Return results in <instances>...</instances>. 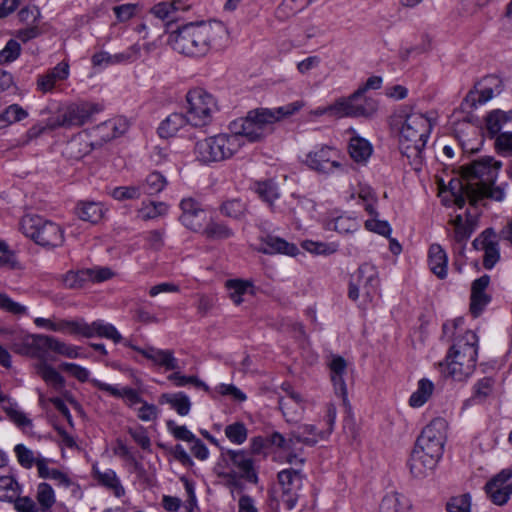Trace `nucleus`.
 <instances>
[{
  "label": "nucleus",
  "instance_id": "nucleus-60",
  "mask_svg": "<svg viewBox=\"0 0 512 512\" xmlns=\"http://www.w3.org/2000/svg\"><path fill=\"white\" fill-rule=\"evenodd\" d=\"M168 431L177 439L191 443L196 436L185 426L177 425L173 420L166 422Z\"/></svg>",
  "mask_w": 512,
  "mask_h": 512
},
{
  "label": "nucleus",
  "instance_id": "nucleus-15",
  "mask_svg": "<svg viewBox=\"0 0 512 512\" xmlns=\"http://www.w3.org/2000/svg\"><path fill=\"white\" fill-rule=\"evenodd\" d=\"M221 460L228 466L237 469L239 477L250 483L258 482L257 472L254 468V461L247 450H232L220 448Z\"/></svg>",
  "mask_w": 512,
  "mask_h": 512
},
{
  "label": "nucleus",
  "instance_id": "nucleus-30",
  "mask_svg": "<svg viewBox=\"0 0 512 512\" xmlns=\"http://www.w3.org/2000/svg\"><path fill=\"white\" fill-rule=\"evenodd\" d=\"M87 329L84 335L86 338L97 336L112 340L114 343H120L122 341V335L118 332L116 327L102 320L94 321L91 324L87 323Z\"/></svg>",
  "mask_w": 512,
  "mask_h": 512
},
{
  "label": "nucleus",
  "instance_id": "nucleus-51",
  "mask_svg": "<svg viewBox=\"0 0 512 512\" xmlns=\"http://www.w3.org/2000/svg\"><path fill=\"white\" fill-rule=\"evenodd\" d=\"M37 501L42 511L50 509L55 503V494L50 484L42 482L37 487Z\"/></svg>",
  "mask_w": 512,
  "mask_h": 512
},
{
  "label": "nucleus",
  "instance_id": "nucleus-56",
  "mask_svg": "<svg viewBox=\"0 0 512 512\" xmlns=\"http://www.w3.org/2000/svg\"><path fill=\"white\" fill-rule=\"evenodd\" d=\"M167 378L169 381H172L174 385L177 387H183L188 384H192L197 388L204 389L205 391L209 390V387L196 376H185L180 374V372H174L170 374Z\"/></svg>",
  "mask_w": 512,
  "mask_h": 512
},
{
  "label": "nucleus",
  "instance_id": "nucleus-49",
  "mask_svg": "<svg viewBox=\"0 0 512 512\" xmlns=\"http://www.w3.org/2000/svg\"><path fill=\"white\" fill-rule=\"evenodd\" d=\"M27 117L28 112L23 107L19 104H11L0 114V124L11 125ZM2 126L3 125H0V127Z\"/></svg>",
  "mask_w": 512,
  "mask_h": 512
},
{
  "label": "nucleus",
  "instance_id": "nucleus-7",
  "mask_svg": "<svg viewBox=\"0 0 512 512\" xmlns=\"http://www.w3.org/2000/svg\"><path fill=\"white\" fill-rule=\"evenodd\" d=\"M241 147L239 136L220 133L197 141L194 154L202 164H212L232 158Z\"/></svg>",
  "mask_w": 512,
  "mask_h": 512
},
{
  "label": "nucleus",
  "instance_id": "nucleus-48",
  "mask_svg": "<svg viewBox=\"0 0 512 512\" xmlns=\"http://www.w3.org/2000/svg\"><path fill=\"white\" fill-rule=\"evenodd\" d=\"M255 191L259 197L268 203V205L273 209L275 200L279 198V192L276 183H274L272 180L258 182L256 184Z\"/></svg>",
  "mask_w": 512,
  "mask_h": 512
},
{
  "label": "nucleus",
  "instance_id": "nucleus-58",
  "mask_svg": "<svg viewBox=\"0 0 512 512\" xmlns=\"http://www.w3.org/2000/svg\"><path fill=\"white\" fill-rule=\"evenodd\" d=\"M21 52L20 44L14 40L10 39L5 47L0 51V64L11 63L16 60Z\"/></svg>",
  "mask_w": 512,
  "mask_h": 512
},
{
  "label": "nucleus",
  "instance_id": "nucleus-21",
  "mask_svg": "<svg viewBox=\"0 0 512 512\" xmlns=\"http://www.w3.org/2000/svg\"><path fill=\"white\" fill-rule=\"evenodd\" d=\"M509 477L510 474L503 471L486 484V493L494 504L503 505L508 501L512 491L505 483Z\"/></svg>",
  "mask_w": 512,
  "mask_h": 512
},
{
  "label": "nucleus",
  "instance_id": "nucleus-12",
  "mask_svg": "<svg viewBox=\"0 0 512 512\" xmlns=\"http://www.w3.org/2000/svg\"><path fill=\"white\" fill-rule=\"evenodd\" d=\"M503 90L502 79L496 75H487L483 77L470 90L464 98L461 106L463 110L474 109L477 105H482L499 95Z\"/></svg>",
  "mask_w": 512,
  "mask_h": 512
},
{
  "label": "nucleus",
  "instance_id": "nucleus-63",
  "mask_svg": "<svg viewBox=\"0 0 512 512\" xmlns=\"http://www.w3.org/2000/svg\"><path fill=\"white\" fill-rule=\"evenodd\" d=\"M497 152L504 156H512V132L498 134L495 140Z\"/></svg>",
  "mask_w": 512,
  "mask_h": 512
},
{
  "label": "nucleus",
  "instance_id": "nucleus-33",
  "mask_svg": "<svg viewBox=\"0 0 512 512\" xmlns=\"http://www.w3.org/2000/svg\"><path fill=\"white\" fill-rule=\"evenodd\" d=\"M263 252L265 254L279 253L288 256H296L299 253V249L295 244L289 243L282 238L267 236L264 241Z\"/></svg>",
  "mask_w": 512,
  "mask_h": 512
},
{
  "label": "nucleus",
  "instance_id": "nucleus-10",
  "mask_svg": "<svg viewBox=\"0 0 512 512\" xmlns=\"http://www.w3.org/2000/svg\"><path fill=\"white\" fill-rule=\"evenodd\" d=\"M379 289V277L376 267L370 263L362 264L351 276L348 297L356 301L360 292L365 301H372Z\"/></svg>",
  "mask_w": 512,
  "mask_h": 512
},
{
  "label": "nucleus",
  "instance_id": "nucleus-38",
  "mask_svg": "<svg viewBox=\"0 0 512 512\" xmlns=\"http://www.w3.org/2000/svg\"><path fill=\"white\" fill-rule=\"evenodd\" d=\"M486 127L490 134L496 135L498 134L503 125L507 122L512 121V110L510 111H502V110H493L486 116Z\"/></svg>",
  "mask_w": 512,
  "mask_h": 512
},
{
  "label": "nucleus",
  "instance_id": "nucleus-53",
  "mask_svg": "<svg viewBox=\"0 0 512 512\" xmlns=\"http://www.w3.org/2000/svg\"><path fill=\"white\" fill-rule=\"evenodd\" d=\"M356 117L370 118L378 110V101L371 97H364L362 103L354 102Z\"/></svg>",
  "mask_w": 512,
  "mask_h": 512
},
{
  "label": "nucleus",
  "instance_id": "nucleus-8",
  "mask_svg": "<svg viewBox=\"0 0 512 512\" xmlns=\"http://www.w3.org/2000/svg\"><path fill=\"white\" fill-rule=\"evenodd\" d=\"M20 230L26 237L45 248H55L64 242L63 229L39 215L23 216L20 221Z\"/></svg>",
  "mask_w": 512,
  "mask_h": 512
},
{
  "label": "nucleus",
  "instance_id": "nucleus-17",
  "mask_svg": "<svg viewBox=\"0 0 512 512\" xmlns=\"http://www.w3.org/2000/svg\"><path fill=\"white\" fill-rule=\"evenodd\" d=\"M182 214L179 217L180 222L189 230L201 233L208 221L206 211L193 198H185L180 202Z\"/></svg>",
  "mask_w": 512,
  "mask_h": 512
},
{
  "label": "nucleus",
  "instance_id": "nucleus-4",
  "mask_svg": "<svg viewBox=\"0 0 512 512\" xmlns=\"http://www.w3.org/2000/svg\"><path fill=\"white\" fill-rule=\"evenodd\" d=\"M395 124H401L399 131V149L415 170H420L423 150L432 130L430 119L425 115L412 112L406 108L399 109L393 116Z\"/></svg>",
  "mask_w": 512,
  "mask_h": 512
},
{
  "label": "nucleus",
  "instance_id": "nucleus-2",
  "mask_svg": "<svg viewBox=\"0 0 512 512\" xmlns=\"http://www.w3.org/2000/svg\"><path fill=\"white\" fill-rule=\"evenodd\" d=\"M228 38V30L220 21L190 22L169 34L173 50L189 57H202L220 48Z\"/></svg>",
  "mask_w": 512,
  "mask_h": 512
},
{
  "label": "nucleus",
  "instance_id": "nucleus-50",
  "mask_svg": "<svg viewBox=\"0 0 512 512\" xmlns=\"http://www.w3.org/2000/svg\"><path fill=\"white\" fill-rule=\"evenodd\" d=\"M224 433L228 440L236 445L243 444L248 437V430L243 422H234L227 425Z\"/></svg>",
  "mask_w": 512,
  "mask_h": 512
},
{
  "label": "nucleus",
  "instance_id": "nucleus-43",
  "mask_svg": "<svg viewBox=\"0 0 512 512\" xmlns=\"http://www.w3.org/2000/svg\"><path fill=\"white\" fill-rule=\"evenodd\" d=\"M38 375L49 385L54 388H62L65 384L61 374L47 362L42 361L36 366Z\"/></svg>",
  "mask_w": 512,
  "mask_h": 512
},
{
  "label": "nucleus",
  "instance_id": "nucleus-9",
  "mask_svg": "<svg viewBox=\"0 0 512 512\" xmlns=\"http://www.w3.org/2000/svg\"><path fill=\"white\" fill-rule=\"evenodd\" d=\"M189 125L195 128L206 127L211 124L213 115L218 111L215 97L203 88H193L186 95Z\"/></svg>",
  "mask_w": 512,
  "mask_h": 512
},
{
  "label": "nucleus",
  "instance_id": "nucleus-44",
  "mask_svg": "<svg viewBox=\"0 0 512 512\" xmlns=\"http://www.w3.org/2000/svg\"><path fill=\"white\" fill-rule=\"evenodd\" d=\"M139 185L142 188V194L156 195L166 187L167 180L160 172L154 171Z\"/></svg>",
  "mask_w": 512,
  "mask_h": 512
},
{
  "label": "nucleus",
  "instance_id": "nucleus-32",
  "mask_svg": "<svg viewBox=\"0 0 512 512\" xmlns=\"http://www.w3.org/2000/svg\"><path fill=\"white\" fill-rule=\"evenodd\" d=\"M160 404H169L180 416H186L191 409L189 397L183 392L163 393L159 397Z\"/></svg>",
  "mask_w": 512,
  "mask_h": 512
},
{
  "label": "nucleus",
  "instance_id": "nucleus-5",
  "mask_svg": "<svg viewBox=\"0 0 512 512\" xmlns=\"http://www.w3.org/2000/svg\"><path fill=\"white\" fill-rule=\"evenodd\" d=\"M447 422L438 417L426 425L418 436L409 466L412 475L422 478L432 471L441 459L446 442Z\"/></svg>",
  "mask_w": 512,
  "mask_h": 512
},
{
  "label": "nucleus",
  "instance_id": "nucleus-57",
  "mask_svg": "<svg viewBox=\"0 0 512 512\" xmlns=\"http://www.w3.org/2000/svg\"><path fill=\"white\" fill-rule=\"evenodd\" d=\"M470 509L471 497L469 494L452 497L446 503V510L448 512H470Z\"/></svg>",
  "mask_w": 512,
  "mask_h": 512
},
{
  "label": "nucleus",
  "instance_id": "nucleus-62",
  "mask_svg": "<svg viewBox=\"0 0 512 512\" xmlns=\"http://www.w3.org/2000/svg\"><path fill=\"white\" fill-rule=\"evenodd\" d=\"M0 309L13 315H24L27 313V308L24 305L13 301L5 293H0Z\"/></svg>",
  "mask_w": 512,
  "mask_h": 512
},
{
  "label": "nucleus",
  "instance_id": "nucleus-22",
  "mask_svg": "<svg viewBox=\"0 0 512 512\" xmlns=\"http://www.w3.org/2000/svg\"><path fill=\"white\" fill-rule=\"evenodd\" d=\"M348 132L353 134L348 144L350 157L357 164L365 165L373 153L372 144L367 139L357 135L354 129L351 128Z\"/></svg>",
  "mask_w": 512,
  "mask_h": 512
},
{
  "label": "nucleus",
  "instance_id": "nucleus-31",
  "mask_svg": "<svg viewBox=\"0 0 512 512\" xmlns=\"http://www.w3.org/2000/svg\"><path fill=\"white\" fill-rule=\"evenodd\" d=\"M296 443L314 446L319 440L327 438L324 431H317L314 425L304 424L291 432Z\"/></svg>",
  "mask_w": 512,
  "mask_h": 512
},
{
  "label": "nucleus",
  "instance_id": "nucleus-26",
  "mask_svg": "<svg viewBox=\"0 0 512 512\" xmlns=\"http://www.w3.org/2000/svg\"><path fill=\"white\" fill-rule=\"evenodd\" d=\"M92 474L94 479H96L101 486L112 491L116 497L120 498L125 495V489L114 470L107 469L100 471L96 465H93Z\"/></svg>",
  "mask_w": 512,
  "mask_h": 512
},
{
  "label": "nucleus",
  "instance_id": "nucleus-55",
  "mask_svg": "<svg viewBox=\"0 0 512 512\" xmlns=\"http://www.w3.org/2000/svg\"><path fill=\"white\" fill-rule=\"evenodd\" d=\"M302 247L306 251L316 255H331L337 251V246L334 244L316 242L312 240L303 241Z\"/></svg>",
  "mask_w": 512,
  "mask_h": 512
},
{
  "label": "nucleus",
  "instance_id": "nucleus-27",
  "mask_svg": "<svg viewBox=\"0 0 512 512\" xmlns=\"http://www.w3.org/2000/svg\"><path fill=\"white\" fill-rule=\"evenodd\" d=\"M448 257L439 244H432L428 251V265L431 272L439 279L447 276Z\"/></svg>",
  "mask_w": 512,
  "mask_h": 512
},
{
  "label": "nucleus",
  "instance_id": "nucleus-24",
  "mask_svg": "<svg viewBox=\"0 0 512 512\" xmlns=\"http://www.w3.org/2000/svg\"><path fill=\"white\" fill-rule=\"evenodd\" d=\"M90 383L105 392H108L110 395L116 398H123L126 401V404L129 407H133L136 404H142L145 400L140 396L139 392L131 387H123L121 389L111 385L104 383L97 379H91Z\"/></svg>",
  "mask_w": 512,
  "mask_h": 512
},
{
  "label": "nucleus",
  "instance_id": "nucleus-36",
  "mask_svg": "<svg viewBox=\"0 0 512 512\" xmlns=\"http://www.w3.org/2000/svg\"><path fill=\"white\" fill-rule=\"evenodd\" d=\"M327 230L336 231L339 234H350L360 228L359 221L347 215H341L326 222Z\"/></svg>",
  "mask_w": 512,
  "mask_h": 512
},
{
  "label": "nucleus",
  "instance_id": "nucleus-47",
  "mask_svg": "<svg viewBox=\"0 0 512 512\" xmlns=\"http://www.w3.org/2000/svg\"><path fill=\"white\" fill-rule=\"evenodd\" d=\"M252 287L253 285L249 281L240 279H230L226 281L229 297L235 305H240L243 302L242 296Z\"/></svg>",
  "mask_w": 512,
  "mask_h": 512
},
{
  "label": "nucleus",
  "instance_id": "nucleus-29",
  "mask_svg": "<svg viewBox=\"0 0 512 512\" xmlns=\"http://www.w3.org/2000/svg\"><path fill=\"white\" fill-rule=\"evenodd\" d=\"M201 234L209 241H224L232 238L234 231L226 223L210 218L201 231Z\"/></svg>",
  "mask_w": 512,
  "mask_h": 512
},
{
  "label": "nucleus",
  "instance_id": "nucleus-34",
  "mask_svg": "<svg viewBox=\"0 0 512 512\" xmlns=\"http://www.w3.org/2000/svg\"><path fill=\"white\" fill-rule=\"evenodd\" d=\"M93 147V142H88L81 136H78L73 137L69 142H67L63 153L70 159L80 160L87 155Z\"/></svg>",
  "mask_w": 512,
  "mask_h": 512
},
{
  "label": "nucleus",
  "instance_id": "nucleus-59",
  "mask_svg": "<svg viewBox=\"0 0 512 512\" xmlns=\"http://www.w3.org/2000/svg\"><path fill=\"white\" fill-rule=\"evenodd\" d=\"M87 330V322L84 320H59V332L81 335L84 337L85 331Z\"/></svg>",
  "mask_w": 512,
  "mask_h": 512
},
{
  "label": "nucleus",
  "instance_id": "nucleus-6",
  "mask_svg": "<svg viewBox=\"0 0 512 512\" xmlns=\"http://www.w3.org/2000/svg\"><path fill=\"white\" fill-rule=\"evenodd\" d=\"M303 107L301 101H295L278 108H258L248 112L245 118L232 123V135H237L244 145L262 140L272 130V125L281 119L291 116Z\"/></svg>",
  "mask_w": 512,
  "mask_h": 512
},
{
  "label": "nucleus",
  "instance_id": "nucleus-23",
  "mask_svg": "<svg viewBox=\"0 0 512 512\" xmlns=\"http://www.w3.org/2000/svg\"><path fill=\"white\" fill-rule=\"evenodd\" d=\"M69 64L61 61L46 74L40 75L37 79V88L43 93L51 92L56 82L66 80L69 77Z\"/></svg>",
  "mask_w": 512,
  "mask_h": 512
},
{
  "label": "nucleus",
  "instance_id": "nucleus-11",
  "mask_svg": "<svg viewBox=\"0 0 512 512\" xmlns=\"http://www.w3.org/2000/svg\"><path fill=\"white\" fill-rule=\"evenodd\" d=\"M101 111L98 104L81 102L69 105L56 119H50L49 128L81 126L90 121L91 117Z\"/></svg>",
  "mask_w": 512,
  "mask_h": 512
},
{
  "label": "nucleus",
  "instance_id": "nucleus-40",
  "mask_svg": "<svg viewBox=\"0 0 512 512\" xmlns=\"http://www.w3.org/2000/svg\"><path fill=\"white\" fill-rule=\"evenodd\" d=\"M359 97H353V93L347 98H339L329 106L330 115L336 117H356L354 102Z\"/></svg>",
  "mask_w": 512,
  "mask_h": 512
},
{
  "label": "nucleus",
  "instance_id": "nucleus-3",
  "mask_svg": "<svg viewBox=\"0 0 512 512\" xmlns=\"http://www.w3.org/2000/svg\"><path fill=\"white\" fill-rule=\"evenodd\" d=\"M464 323L462 318L454 319L443 324V335L453 338V344L446 356L447 373L454 380L463 381L475 370L478 355V337L467 330L462 335L455 336L459 327Z\"/></svg>",
  "mask_w": 512,
  "mask_h": 512
},
{
  "label": "nucleus",
  "instance_id": "nucleus-45",
  "mask_svg": "<svg viewBox=\"0 0 512 512\" xmlns=\"http://www.w3.org/2000/svg\"><path fill=\"white\" fill-rule=\"evenodd\" d=\"M20 494V486L12 476L0 477V501L12 502Z\"/></svg>",
  "mask_w": 512,
  "mask_h": 512
},
{
  "label": "nucleus",
  "instance_id": "nucleus-37",
  "mask_svg": "<svg viewBox=\"0 0 512 512\" xmlns=\"http://www.w3.org/2000/svg\"><path fill=\"white\" fill-rule=\"evenodd\" d=\"M433 391L434 384L430 380L426 378L419 380L416 391L409 398V405L413 408L423 406L429 400Z\"/></svg>",
  "mask_w": 512,
  "mask_h": 512
},
{
  "label": "nucleus",
  "instance_id": "nucleus-19",
  "mask_svg": "<svg viewBox=\"0 0 512 512\" xmlns=\"http://www.w3.org/2000/svg\"><path fill=\"white\" fill-rule=\"evenodd\" d=\"M472 245L476 250L484 251L483 266L486 269H492L500 258L496 234L493 229L484 230L473 240Z\"/></svg>",
  "mask_w": 512,
  "mask_h": 512
},
{
  "label": "nucleus",
  "instance_id": "nucleus-54",
  "mask_svg": "<svg viewBox=\"0 0 512 512\" xmlns=\"http://www.w3.org/2000/svg\"><path fill=\"white\" fill-rule=\"evenodd\" d=\"M142 195V188H140L139 184L116 187L112 191L113 198L119 201L138 199Z\"/></svg>",
  "mask_w": 512,
  "mask_h": 512
},
{
  "label": "nucleus",
  "instance_id": "nucleus-14",
  "mask_svg": "<svg viewBox=\"0 0 512 512\" xmlns=\"http://www.w3.org/2000/svg\"><path fill=\"white\" fill-rule=\"evenodd\" d=\"M277 480L281 491L280 500L288 510L293 509L303 487L304 475L298 469H283L278 472Z\"/></svg>",
  "mask_w": 512,
  "mask_h": 512
},
{
  "label": "nucleus",
  "instance_id": "nucleus-18",
  "mask_svg": "<svg viewBox=\"0 0 512 512\" xmlns=\"http://www.w3.org/2000/svg\"><path fill=\"white\" fill-rule=\"evenodd\" d=\"M141 50V45L135 43L120 53L110 54L106 51L95 53L92 56L91 61L93 66L130 64L137 61L141 57Z\"/></svg>",
  "mask_w": 512,
  "mask_h": 512
},
{
  "label": "nucleus",
  "instance_id": "nucleus-41",
  "mask_svg": "<svg viewBox=\"0 0 512 512\" xmlns=\"http://www.w3.org/2000/svg\"><path fill=\"white\" fill-rule=\"evenodd\" d=\"M91 273L87 269L70 270L62 276V283L67 289H80L89 283Z\"/></svg>",
  "mask_w": 512,
  "mask_h": 512
},
{
  "label": "nucleus",
  "instance_id": "nucleus-61",
  "mask_svg": "<svg viewBox=\"0 0 512 512\" xmlns=\"http://www.w3.org/2000/svg\"><path fill=\"white\" fill-rule=\"evenodd\" d=\"M128 434L144 451L151 452V440L143 426L128 428Z\"/></svg>",
  "mask_w": 512,
  "mask_h": 512
},
{
  "label": "nucleus",
  "instance_id": "nucleus-20",
  "mask_svg": "<svg viewBox=\"0 0 512 512\" xmlns=\"http://www.w3.org/2000/svg\"><path fill=\"white\" fill-rule=\"evenodd\" d=\"M127 346L140 353L146 359L152 361L155 365L165 368V370L174 371L179 369L178 360L175 358L172 350H162L154 347L143 349L130 344H127Z\"/></svg>",
  "mask_w": 512,
  "mask_h": 512
},
{
  "label": "nucleus",
  "instance_id": "nucleus-52",
  "mask_svg": "<svg viewBox=\"0 0 512 512\" xmlns=\"http://www.w3.org/2000/svg\"><path fill=\"white\" fill-rule=\"evenodd\" d=\"M491 301V297L486 292L471 291L470 312L476 318Z\"/></svg>",
  "mask_w": 512,
  "mask_h": 512
},
{
  "label": "nucleus",
  "instance_id": "nucleus-42",
  "mask_svg": "<svg viewBox=\"0 0 512 512\" xmlns=\"http://www.w3.org/2000/svg\"><path fill=\"white\" fill-rule=\"evenodd\" d=\"M222 215L236 220L242 219L247 212V204L240 198L224 201L219 208Z\"/></svg>",
  "mask_w": 512,
  "mask_h": 512
},
{
  "label": "nucleus",
  "instance_id": "nucleus-39",
  "mask_svg": "<svg viewBox=\"0 0 512 512\" xmlns=\"http://www.w3.org/2000/svg\"><path fill=\"white\" fill-rule=\"evenodd\" d=\"M168 211V205L164 202L150 201L142 203V206L137 210V218L142 221L156 219L164 216Z\"/></svg>",
  "mask_w": 512,
  "mask_h": 512
},
{
  "label": "nucleus",
  "instance_id": "nucleus-28",
  "mask_svg": "<svg viewBox=\"0 0 512 512\" xmlns=\"http://www.w3.org/2000/svg\"><path fill=\"white\" fill-rule=\"evenodd\" d=\"M187 125H189V121L186 114L172 113L160 123L158 134L161 138L168 139L176 136Z\"/></svg>",
  "mask_w": 512,
  "mask_h": 512
},
{
  "label": "nucleus",
  "instance_id": "nucleus-16",
  "mask_svg": "<svg viewBox=\"0 0 512 512\" xmlns=\"http://www.w3.org/2000/svg\"><path fill=\"white\" fill-rule=\"evenodd\" d=\"M27 344L38 351V356H40V353L53 351L59 355L71 359L80 357L78 352L79 348L77 346L67 344L55 337L48 335H31L27 338Z\"/></svg>",
  "mask_w": 512,
  "mask_h": 512
},
{
  "label": "nucleus",
  "instance_id": "nucleus-1",
  "mask_svg": "<svg viewBox=\"0 0 512 512\" xmlns=\"http://www.w3.org/2000/svg\"><path fill=\"white\" fill-rule=\"evenodd\" d=\"M501 166L502 163L491 156L481 157L461 166V175L465 183L457 181L453 185L451 181V199L442 198L443 204H454L458 208H463L467 199L472 206L484 198L502 201L505 196L504 189L494 185Z\"/></svg>",
  "mask_w": 512,
  "mask_h": 512
},
{
  "label": "nucleus",
  "instance_id": "nucleus-13",
  "mask_svg": "<svg viewBox=\"0 0 512 512\" xmlns=\"http://www.w3.org/2000/svg\"><path fill=\"white\" fill-rule=\"evenodd\" d=\"M340 158L336 148L322 145L306 155L305 164L318 173L329 174L335 170H344Z\"/></svg>",
  "mask_w": 512,
  "mask_h": 512
},
{
  "label": "nucleus",
  "instance_id": "nucleus-64",
  "mask_svg": "<svg viewBox=\"0 0 512 512\" xmlns=\"http://www.w3.org/2000/svg\"><path fill=\"white\" fill-rule=\"evenodd\" d=\"M494 381L490 377L480 379L474 386V398L483 401L492 392Z\"/></svg>",
  "mask_w": 512,
  "mask_h": 512
},
{
  "label": "nucleus",
  "instance_id": "nucleus-46",
  "mask_svg": "<svg viewBox=\"0 0 512 512\" xmlns=\"http://www.w3.org/2000/svg\"><path fill=\"white\" fill-rule=\"evenodd\" d=\"M408 504L399 493L386 495L380 504V512H407Z\"/></svg>",
  "mask_w": 512,
  "mask_h": 512
},
{
  "label": "nucleus",
  "instance_id": "nucleus-35",
  "mask_svg": "<svg viewBox=\"0 0 512 512\" xmlns=\"http://www.w3.org/2000/svg\"><path fill=\"white\" fill-rule=\"evenodd\" d=\"M76 213L81 220L95 224L102 219L103 208L100 203L82 201L78 203Z\"/></svg>",
  "mask_w": 512,
  "mask_h": 512
},
{
  "label": "nucleus",
  "instance_id": "nucleus-25",
  "mask_svg": "<svg viewBox=\"0 0 512 512\" xmlns=\"http://www.w3.org/2000/svg\"><path fill=\"white\" fill-rule=\"evenodd\" d=\"M453 226V238L459 245V252L465 249L466 241L472 235L475 227L472 217L468 214L466 220H463L462 215H457L449 221Z\"/></svg>",
  "mask_w": 512,
  "mask_h": 512
}]
</instances>
